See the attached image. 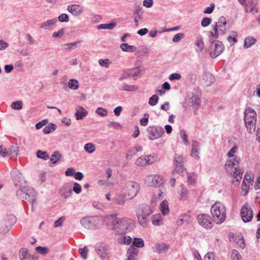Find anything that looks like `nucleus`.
Instances as JSON below:
<instances>
[{
	"label": "nucleus",
	"mask_w": 260,
	"mask_h": 260,
	"mask_svg": "<svg viewBox=\"0 0 260 260\" xmlns=\"http://www.w3.org/2000/svg\"><path fill=\"white\" fill-rule=\"evenodd\" d=\"M103 223L115 235H123L131 232L134 227V221L127 218H117L116 214L106 216Z\"/></svg>",
	"instance_id": "1"
},
{
	"label": "nucleus",
	"mask_w": 260,
	"mask_h": 260,
	"mask_svg": "<svg viewBox=\"0 0 260 260\" xmlns=\"http://www.w3.org/2000/svg\"><path fill=\"white\" fill-rule=\"evenodd\" d=\"M152 209L148 205H142L137 212V217L140 224L144 228L147 227L150 221Z\"/></svg>",
	"instance_id": "2"
},
{
	"label": "nucleus",
	"mask_w": 260,
	"mask_h": 260,
	"mask_svg": "<svg viewBox=\"0 0 260 260\" xmlns=\"http://www.w3.org/2000/svg\"><path fill=\"white\" fill-rule=\"evenodd\" d=\"M256 122V112L251 108H247L244 111V122L249 133L252 134L255 132Z\"/></svg>",
	"instance_id": "3"
},
{
	"label": "nucleus",
	"mask_w": 260,
	"mask_h": 260,
	"mask_svg": "<svg viewBox=\"0 0 260 260\" xmlns=\"http://www.w3.org/2000/svg\"><path fill=\"white\" fill-rule=\"evenodd\" d=\"M17 196L21 199L27 200L31 204L32 211L34 205L37 200V192L30 187L21 186L16 193Z\"/></svg>",
	"instance_id": "4"
},
{
	"label": "nucleus",
	"mask_w": 260,
	"mask_h": 260,
	"mask_svg": "<svg viewBox=\"0 0 260 260\" xmlns=\"http://www.w3.org/2000/svg\"><path fill=\"white\" fill-rule=\"evenodd\" d=\"M211 213L214 221L217 224L222 223L226 217V210L223 205L219 202L215 203L211 208Z\"/></svg>",
	"instance_id": "5"
},
{
	"label": "nucleus",
	"mask_w": 260,
	"mask_h": 260,
	"mask_svg": "<svg viewBox=\"0 0 260 260\" xmlns=\"http://www.w3.org/2000/svg\"><path fill=\"white\" fill-rule=\"evenodd\" d=\"M103 222V219L98 216H87L80 220L81 225L85 229L94 230L98 228Z\"/></svg>",
	"instance_id": "6"
},
{
	"label": "nucleus",
	"mask_w": 260,
	"mask_h": 260,
	"mask_svg": "<svg viewBox=\"0 0 260 260\" xmlns=\"http://www.w3.org/2000/svg\"><path fill=\"white\" fill-rule=\"evenodd\" d=\"M124 189L127 199H132L138 194L140 186L137 182L130 181L126 183Z\"/></svg>",
	"instance_id": "7"
},
{
	"label": "nucleus",
	"mask_w": 260,
	"mask_h": 260,
	"mask_svg": "<svg viewBox=\"0 0 260 260\" xmlns=\"http://www.w3.org/2000/svg\"><path fill=\"white\" fill-rule=\"evenodd\" d=\"M16 222L15 216L12 214L7 216L0 224V233L5 234L8 232Z\"/></svg>",
	"instance_id": "8"
},
{
	"label": "nucleus",
	"mask_w": 260,
	"mask_h": 260,
	"mask_svg": "<svg viewBox=\"0 0 260 260\" xmlns=\"http://www.w3.org/2000/svg\"><path fill=\"white\" fill-rule=\"evenodd\" d=\"M211 43L209 54L212 58H215L223 52L224 47L222 42L219 41H212Z\"/></svg>",
	"instance_id": "9"
},
{
	"label": "nucleus",
	"mask_w": 260,
	"mask_h": 260,
	"mask_svg": "<svg viewBox=\"0 0 260 260\" xmlns=\"http://www.w3.org/2000/svg\"><path fill=\"white\" fill-rule=\"evenodd\" d=\"M232 157V158H231L229 160H231L233 167H234L233 182L238 183L241 179L243 175V171L238 168L240 161V158L237 156Z\"/></svg>",
	"instance_id": "10"
},
{
	"label": "nucleus",
	"mask_w": 260,
	"mask_h": 260,
	"mask_svg": "<svg viewBox=\"0 0 260 260\" xmlns=\"http://www.w3.org/2000/svg\"><path fill=\"white\" fill-rule=\"evenodd\" d=\"M165 133L162 127L155 126H150L147 128V134L149 139L153 140L160 137Z\"/></svg>",
	"instance_id": "11"
},
{
	"label": "nucleus",
	"mask_w": 260,
	"mask_h": 260,
	"mask_svg": "<svg viewBox=\"0 0 260 260\" xmlns=\"http://www.w3.org/2000/svg\"><path fill=\"white\" fill-rule=\"evenodd\" d=\"M156 158L154 155H143L138 158L135 164L137 166L142 167L152 165L156 161Z\"/></svg>",
	"instance_id": "12"
},
{
	"label": "nucleus",
	"mask_w": 260,
	"mask_h": 260,
	"mask_svg": "<svg viewBox=\"0 0 260 260\" xmlns=\"http://www.w3.org/2000/svg\"><path fill=\"white\" fill-rule=\"evenodd\" d=\"M241 216L244 222L250 221L253 218V212L247 204L244 205L241 209Z\"/></svg>",
	"instance_id": "13"
},
{
	"label": "nucleus",
	"mask_w": 260,
	"mask_h": 260,
	"mask_svg": "<svg viewBox=\"0 0 260 260\" xmlns=\"http://www.w3.org/2000/svg\"><path fill=\"white\" fill-rule=\"evenodd\" d=\"M199 223L203 227L209 229L212 227V223L209 215L206 214H200L197 217Z\"/></svg>",
	"instance_id": "14"
},
{
	"label": "nucleus",
	"mask_w": 260,
	"mask_h": 260,
	"mask_svg": "<svg viewBox=\"0 0 260 260\" xmlns=\"http://www.w3.org/2000/svg\"><path fill=\"white\" fill-rule=\"evenodd\" d=\"M11 177L15 185L21 186L25 182L22 173L16 169H14L12 171Z\"/></svg>",
	"instance_id": "15"
},
{
	"label": "nucleus",
	"mask_w": 260,
	"mask_h": 260,
	"mask_svg": "<svg viewBox=\"0 0 260 260\" xmlns=\"http://www.w3.org/2000/svg\"><path fill=\"white\" fill-rule=\"evenodd\" d=\"M149 180L150 181L149 185L155 187H160L164 182L163 178L158 175L150 176Z\"/></svg>",
	"instance_id": "16"
},
{
	"label": "nucleus",
	"mask_w": 260,
	"mask_h": 260,
	"mask_svg": "<svg viewBox=\"0 0 260 260\" xmlns=\"http://www.w3.org/2000/svg\"><path fill=\"white\" fill-rule=\"evenodd\" d=\"M226 20L224 16H221L219 18L218 22H216L214 26H217V29L220 31V35H224L225 34V25Z\"/></svg>",
	"instance_id": "17"
},
{
	"label": "nucleus",
	"mask_w": 260,
	"mask_h": 260,
	"mask_svg": "<svg viewBox=\"0 0 260 260\" xmlns=\"http://www.w3.org/2000/svg\"><path fill=\"white\" fill-rule=\"evenodd\" d=\"M95 251L97 254L103 258L105 257L107 254L108 247L104 243H98L95 246Z\"/></svg>",
	"instance_id": "18"
},
{
	"label": "nucleus",
	"mask_w": 260,
	"mask_h": 260,
	"mask_svg": "<svg viewBox=\"0 0 260 260\" xmlns=\"http://www.w3.org/2000/svg\"><path fill=\"white\" fill-rule=\"evenodd\" d=\"M144 68L142 67H137L130 70H127L126 73L129 77H137L141 76L144 72Z\"/></svg>",
	"instance_id": "19"
},
{
	"label": "nucleus",
	"mask_w": 260,
	"mask_h": 260,
	"mask_svg": "<svg viewBox=\"0 0 260 260\" xmlns=\"http://www.w3.org/2000/svg\"><path fill=\"white\" fill-rule=\"evenodd\" d=\"M257 4V0H246L244 6L245 10L247 13L253 12Z\"/></svg>",
	"instance_id": "20"
},
{
	"label": "nucleus",
	"mask_w": 260,
	"mask_h": 260,
	"mask_svg": "<svg viewBox=\"0 0 260 260\" xmlns=\"http://www.w3.org/2000/svg\"><path fill=\"white\" fill-rule=\"evenodd\" d=\"M68 10L74 16H79L83 12L81 6L77 5H70L68 7Z\"/></svg>",
	"instance_id": "21"
},
{
	"label": "nucleus",
	"mask_w": 260,
	"mask_h": 260,
	"mask_svg": "<svg viewBox=\"0 0 260 260\" xmlns=\"http://www.w3.org/2000/svg\"><path fill=\"white\" fill-rule=\"evenodd\" d=\"M138 253V250L133 247L129 246L126 253V260H136Z\"/></svg>",
	"instance_id": "22"
},
{
	"label": "nucleus",
	"mask_w": 260,
	"mask_h": 260,
	"mask_svg": "<svg viewBox=\"0 0 260 260\" xmlns=\"http://www.w3.org/2000/svg\"><path fill=\"white\" fill-rule=\"evenodd\" d=\"M127 199V195L124 193L122 194H116L113 198V201L115 204L123 205L125 204V202Z\"/></svg>",
	"instance_id": "23"
},
{
	"label": "nucleus",
	"mask_w": 260,
	"mask_h": 260,
	"mask_svg": "<svg viewBox=\"0 0 260 260\" xmlns=\"http://www.w3.org/2000/svg\"><path fill=\"white\" fill-rule=\"evenodd\" d=\"M200 144L197 141L193 140L192 144V149L191 152V155L194 157L196 159H199V151H200Z\"/></svg>",
	"instance_id": "24"
},
{
	"label": "nucleus",
	"mask_w": 260,
	"mask_h": 260,
	"mask_svg": "<svg viewBox=\"0 0 260 260\" xmlns=\"http://www.w3.org/2000/svg\"><path fill=\"white\" fill-rule=\"evenodd\" d=\"M154 251L158 253H165L167 251L169 248V245L165 243L156 244L154 246Z\"/></svg>",
	"instance_id": "25"
},
{
	"label": "nucleus",
	"mask_w": 260,
	"mask_h": 260,
	"mask_svg": "<svg viewBox=\"0 0 260 260\" xmlns=\"http://www.w3.org/2000/svg\"><path fill=\"white\" fill-rule=\"evenodd\" d=\"M87 114V112L81 106L76 108L75 116L77 120L82 119Z\"/></svg>",
	"instance_id": "26"
},
{
	"label": "nucleus",
	"mask_w": 260,
	"mask_h": 260,
	"mask_svg": "<svg viewBox=\"0 0 260 260\" xmlns=\"http://www.w3.org/2000/svg\"><path fill=\"white\" fill-rule=\"evenodd\" d=\"M142 147L139 145L131 148L128 151L126 155L127 159H130L135 155L138 152L142 151Z\"/></svg>",
	"instance_id": "27"
},
{
	"label": "nucleus",
	"mask_w": 260,
	"mask_h": 260,
	"mask_svg": "<svg viewBox=\"0 0 260 260\" xmlns=\"http://www.w3.org/2000/svg\"><path fill=\"white\" fill-rule=\"evenodd\" d=\"M57 22L56 18L48 20L46 21L42 22L40 25V27L45 29H49L51 27L54 25Z\"/></svg>",
	"instance_id": "28"
},
{
	"label": "nucleus",
	"mask_w": 260,
	"mask_h": 260,
	"mask_svg": "<svg viewBox=\"0 0 260 260\" xmlns=\"http://www.w3.org/2000/svg\"><path fill=\"white\" fill-rule=\"evenodd\" d=\"M195 45L197 47V49H196L197 51L201 52L204 49L205 45L203 41V38L202 36L199 35L197 36Z\"/></svg>",
	"instance_id": "29"
},
{
	"label": "nucleus",
	"mask_w": 260,
	"mask_h": 260,
	"mask_svg": "<svg viewBox=\"0 0 260 260\" xmlns=\"http://www.w3.org/2000/svg\"><path fill=\"white\" fill-rule=\"evenodd\" d=\"M190 103L192 104L193 108L197 109L201 104L200 98L196 94H192L190 98Z\"/></svg>",
	"instance_id": "30"
},
{
	"label": "nucleus",
	"mask_w": 260,
	"mask_h": 260,
	"mask_svg": "<svg viewBox=\"0 0 260 260\" xmlns=\"http://www.w3.org/2000/svg\"><path fill=\"white\" fill-rule=\"evenodd\" d=\"M121 236L117 239L118 243L120 244L129 245L132 243V239L129 236Z\"/></svg>",
	"instance_id": "31"
},
{
	"label": "nucleus",
	"mask_w": 260,
	"mask_h": 260,
	"mask_svg": "<svg viewBox=\"0 0 260 260\" xmlns=\"http://www.w3.org/2000/svg\"><path fill=\"white\" fill-rule=\"evenodd\" d=\"M120 48L124 52H134L137 50V48L135 46L129 45L127 43L121 44Z\"/></svg>",
	"instance_id": "32"
},
{
	"label": "nucleus",
	"mask_w": 260,
	"mask_h": 260,
	"mask_svg": "<svg viewBox=\"0 0 260 260\" xmlns=\"http://www.w3.org/2000/svg\"><path fill=\"white\" fill-rule=\"evenodd\" d=\"M81 41H76L74 43H67L63 45V48L67 51H70L72 49H75V48L79 47L81 43Z\"/></svg>",
	"instance_id": "33"
},
{
	"label": "nucleus",
	"mask_w": 260,
	"mask_h": 260,
	"mask_svg": "<svg viewBox=\"0 0 260 260\" xmlns=\"http://www.w3.org/2000/svg\"><path fill=\"white\" fill-rule=\"evenodd\" d=\"M116 25V23L115 22H112L109 24L104 23L98 25L96 28L98 29H104L112 30L115 27Z\"/></svg>",
	"instance_id": "34"
},
{
	"label": "nucleus",
	"mask_w": 260,
	"mask_h": 260,
	"mask_svg": "<svg viewBox=\"0 0 260 260\" xmlns=\"http://www.w3.org/2000/svg\"><path fill=\"white\" fill-rule=\"evenodd\" d=\"M255 42L256 40L253 38L248 37L244 40V47L248 48L254 45Z\"/></svg>",
	"instance_id": "35"
},
{
	"label": "nucleus",
	"mask_w": 260,
	"mask_h": 260,
	"mask_svg": "<svg viewBox=\"0 0 260 260\" xmlns=\"http://www.w3.org/2000/svg\"><path fill=\"white\" fill-rule=\"evenodd\" d=\"M144 246V243L142 239L135 238H134L133 244L130 246L141 248L143 247Z\"/></svg>",
	"instance_id": "36"
},
{
	"label": "nucleus",
	"mask_w": 260,
	"mask_h": 260,
	"mask_svg": "<svg viewBox=\"0 0 260 260\" xmlns=\"http://www.w3.org/2000/svg\"><path fill=\"white\" fill-rule=\"evenodd\" d=\"M197 175L194 173H187V182L190 185H194L196 182Z\"/></svg>",
	"instance_id": "37"
},
{
	"label": "nucleus",
	"mask_w": 260,
	"mask_h": 260,
	"mask_svg": "<svg viewBox=\"0 0 260 260\" xmlns=\"http://www.w3.org/2000/svg\"><path fill=\"white\" fill-rule=\"evenodd\" d=\"M61 157L62 155L58 151H55L51 155L50 160L53 164H55Z\"/></svg>",
	"instance_id": "38"
},
{
	"label": "nucleus",
	"mask_w": 260,
	"mask_h": 260,
	"mask_svg": "<svg viewBox=\"0 0 260 260\" xmlns=\"http://www.w3.org/2000/svg\"><path fill=\"white\" fill-rule=\"evenodd\" d=\"M56 127L57 126L56 124L52 123H50L47 126H46L44 128L43 132L45 134H48L52 131L55 130Z\"/></svg>",
	"instance_id": "39"
},
{
	"label": "nucleus",
	"mask_w": 260,
	"mask_h": 260,
	"mask_svg": "<svg viewBox=\"0 0 260 260\" xmlns=\"http://www.w3.org/2000/svg\"><path fill=\"white\" fill-rule=\"evenodd\" d=\"M37 156L44 160H48L49 158V155L46 151H43L39 150L36 152Z\"/></svg>",
	"instance_id": "40"
},
{
	"label": "nucleus",
	"mask_w": 260,
	"mask_h": 260,
	"mask_svg": "<svg viewBox=\"0 0 260 260\" xmlns=\"http://www.w3.org/2000/svg\"><path fill=\"white\" fill-rule=\"evenodd\" d=\"M225 169L228 173L233 176L234 167H233L231 160H228L226 161L225 165Z\"/></svg>",
	"instance_id": "41"
},
{
	"label": "nucleus",
	"mask_w": 260,
	"mask_h": 260,
	"mask_svg": "<svg viewBox=\"0 0 260 260\" xmlns=\"http://www.w3.org/2000/svg\"><path fill=\"white\" fill-rule=\"evenodd\" d=\"M68 85L70 88L76 90L79 87V82L77 80L72 79L69 80Z\"/></svg>",
	"instance_id": "42"
},
{
	"label": "nucleus",
	"mask_w": 260,
	"mask_h": 260,
	"mask_svg": "<svg viewBox=\"0 0 260 260\" xmlns=\"http://www.w3.org/2000/svg\"><path fill=\"white\" fill-rule=\"evenodd\" d=\"M142 7H141L140 6H136L135 7L133 13V17H134V15H137V17H138L139 19H142Z\"/></svg>",
	"instance_id": "43"
},
{
	"label": "nucleus",
	"mask_w": 260,
	"mask_h": 260,
	"mask_svg": "<svg viewBox=\"0 0 260 260\" xmlns=\"http://www.w3.org/2000/svg\"><path fill=\"white\" fill-rule=\"evenodd\" d=\"M160 208L161 212L164 215H166L169 213V207L168 202L166 200L162 201L160 204Z\"/></svg>",
	"instance_id": "44"
},
{
	"label": "nucleus",
	"mask_w": 260,
	"mask_h": 260,
	"mask_svg": "<svg viewBox=\"0 0 260 260\" xmlns=\"http://www.w3.org/2000/svg\"><path fill=\"white\" fill-rule=\"evenodd\" d=\"M138 89L137 86L135 85H128L127 84H124L123 86L122 90L124 91H135Z\"/></svg>",
	"instance_id": "45"
},
{
	"label": "nucleus",
	"mask_w": 260,
	"mask_h": 260,
	"mask_svg": "<svg viewBox=\"0 0 260 260\" xmlns=\"http://www.w3.org/2000/svg\"><path fill=\"white\" fill-rule=\"evenodd\" d=\"M95 146L91 143H87L84 145V150L89 153H92L95 151Z\"/></svg>",
	"instance_id": "46"
},
{
	"label": "nucleus",
	"mask_w": 260,
	"mask_h": 260,
	"mask_svg": "<svg viewBox=\"0 0 260 260\" xmlns=\"http://www.w3.org/2000/svg\"><path fill=\"white\" fill-rule=\"evenodd\" d=\"M206 79L205 84L208 86L212 84L215 81L214 77L211 74L208 73L206 75Z\"/></svg>",
	"instance_id": "47"
},
{
	"label": "nucleus",
	"mask_w": 260,
	"mask_h": 260,
	"mask_svg": "<svg viewBox=\"0 0 260 260\" xmlns=\"http://www.w3.org/2000/svg\"><path fill=\"white\" fill-rule=\"evenodd\" d=\"M217 26H214L213 30L214 32L211 31L210 32V41L212 42L213 40L212 38H215L217 39L218 38L219 35H220V31L219 30L217 29Z\"/></svg>",
	"instance_id": "48"
},
{
	"label": "nucleus",
	"mask_w": 260,
	"mask_h": 260,
	"mask_svg": "<svg viewBox=\"0 0 260 260\" xmlns=\"http://www.w3.org/2000/svg\"><path fill=\"white\" fill-rule=\"evenodd\" d=\"M158 100V96L156 94H154L149 98L148 104L151 106H155L157 104Z\"/></svg>",
	"instance_id": "49"
},
{
	"label": "nucleus",
	"mask_w": 260,
	"mask_h": 260,
	"mask_svg": "<svg viewBox=\"0 0 260 260\" xmlns=\"http://www.w3.org/2000/svg\"><path fill=\"white\" fill-rule=\"evenodd\" d=\"M241 255L237 250L233 249L232 250L231 254V258L232 260H241Z\"/></svg>",
	"instance_id": "50"
},
{
	"label": "nucleus",
	"mask_w": 260,
	"mask_h": 260,
	"mask_svg": "<svg viewBox=\"0 0 260 260\" xmlns=\"http://www.w3.org/2000/svg\"><path fill=\"white\" fill-rule=\"evenodd\" d=\"M36 250L40 254L45 255L48 253L49 250L46 247L38 246L36 248Z\"/></svg>",
	"instance_id": "51"
},
{
	"label": "nucleus",
	"mask_w": 260,
	"mask_h": 260,
	"mask_svg": "<svg viewBox=\"0 0 260 260\" xmlns=\"http://www.w3.org/2000/svg\"><path fill=\"white\" fill-rule=\"evenodd\" d=\"M22 102L20 101L14 102L11 104V108L15 110H20L22 108Z\"/></svg>",
	"instance_id": "52"
},
{
	"label": "nucleus",
	"mask_w": 260,
	"mask_h": 260,
	"mask_svg": "<svg viewBox=\"0 0 260 260\" xmlns=\"http://www.w3.org/2000/svg\"><path fill=\"white\" fill-rule=\"evenodd\" d=\"M180 135L181 138L182 139L184 144L185 145H187L188 144V141L187 139V136L185 133V131L184 129H182L180 132Z\"/></svg>",
	"instance_id": "53"
},
{
	"label": "nucleus",
	"mask_w": 260,
	"mask_h": 260,
	"mask_svg": "<svg viewBox=\"0 0 260 260\" xmlns=\"http://www.w3.org/2000/svg\"><path fill=\"white\" fill-rule=\"evenodd\" d=\"M96 113L98 115H100L102 117H105L107 115L108 112L107 111L102 107H99L96 109Z\"/></svg>",
	"instance_id": "54"
},
{
	"label": "nucleus",
	"mask_w": 260,
	"mask_h": 260,
	"mask_svg": "<svg viewBox=\"0 0 260 260\" xmlns=\"http://www.w3.org/2000/svg\"><path fill=\"white\" fill-rule=\"evenodd\" d=\"M184 164V158L179 154H176L174 156V165Z\"/></svg>",
	"instance_id": "55"
},
{
	"label": "nucleus",
	"mask_w": 260,
	"mask_h": 260,
	"mask_svg": "<svg viewBox=\"0 0 260 260\" xmlns=\"http://www.w3.org/2000/svg\"><path fill=\"white\" fill-rule=\"evenodd\" d=\"M88 251V249L87 247L85 246L83 248H80L78 250L79 253L81 254L82 258L84 259H85L87 257V253Z\"/></svg>",
	"instance_id": "56"
},
{
	"label": "nucleus",
	"mask_w": 260,
	"mask_h": 260,
	"mask_svg": "<svg viewBox=\"0 0 260 260\" xmlns=\"http://www.w3.org/2000/svg\"><path fill=\"white\" fill-rule=\"evenodd\" d=\"M27 254V250L25 248H21L19 250V257L21 260H25Z\"/></svg>",
	"instance_id": "57"
},
{
	"label": "nucleus",
	"mask_w": 260,
	"mask_h": 260,
	"mask_svg": "<svg viewBox=\"0 0 260 260\" xmlns=\"http://www.w3.org/2000/svg\"><path fill=\"white\" fill-rule=\"evenodd\" d=\"M65 189V187H63L62 188L60 189V192L63 196L64 198L67 199L68 197H70V195L72 193V190L70 188H69L67 190H64V191H63V190Z\"/></svg>",
	"instance_id": "58"
},
{
	"label": "nucleus",
	"mask_w": 260,
	"mask_h": 260,
	"mask_svg": "<svg viewBox=\"0 0 260 260\" xmlns=\"http://www.w3.org/2000/svg\"><path fill=\"white\" fill-rule=\"evenodd\" d=\"M212 22V19L210 18L204 17L201 21V25L203 27H206L210 25Z\"/></svg>",
	"instance_id": "59"
},
{
	"label": "nucleus",
	"mask_w": 260,
	"mask_h": 260,
	"mask_svg": "<svg viewBox=\"0 0 260 260\" xmlns=\"http://www.w3.org/2000/svg\"><path fill=\"white\" fill-rule=\"evenodd\" d=\"M184 37V34L183 33H178L176 34L173 38V42L174 43H177L179 42L182 39H183Z\"/></svg>",
	"instance_id": "60"
},
{
	"label": "nucleus",
	"mask_w": 260,
	"mask_h": 260,
	"mask_svg": "<svg viewBox=\"0 0 260 260\" xmlns=\"http://www.w3.org/2000/svg\"><path fill=\"white\" fill-rule=\"evenodd\" d=\"M163 193V190L162 188H159L158 189L157 192H156L154 194V197L152 200V204L156 202V199L158 198H160L161 196V194Z\"/></svg>",
	"instance_id": "61"
},
{
	"label": "nucleus",
	"mask_w": 260,
	"mask_h": 260,
	"mask_svg": "<svg viewBox=\"0 0 260 260\" xmlns=\"http://www.w3.org/2000/svg\"><path fill=\"white\" fill-rule=\"evenodd\" d=\"M144 118L140 119V124L142 126H146L148 122L149 114L147 113L144 114Z\"/></svg>",
	"instance_id": "62"
},
{
	"label": "nucleus",
	"mask_w": 260,
	"mask_h": 260,
	"mask_svg": "<svg viewBox=\"0 0 260 260\" xmlns=\"http://www.w3.org/2000/svg\"><path fill=\"white\" fill-rule=\"evenodd\" d=\"M188 192L187 189L183 186L181 188L180 198L182 200H185L187 198Z\"/></svg>",
	"instance_id": "63"
},
{
	"label": "nucleus",
	"mask_w": 260,
	"mask_h": 260,
	"mask_svg": "<svg viewBox=\"0 0 260 260\" xmlns=\"http://www.w3.org/2000/svg\"><path fill=\"white\" fill-rule=\"evenodd\" d=\"M60 22H68L69 20L68 15L66 14H61L58 17Z\"/></svg>",
	"instance_id": "64"
}]
</instances>
